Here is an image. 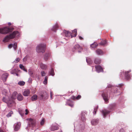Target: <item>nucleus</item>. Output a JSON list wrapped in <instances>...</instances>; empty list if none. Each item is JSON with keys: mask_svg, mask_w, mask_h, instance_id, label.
Returning a JSON list of instances; mask_svg holds the SVG:
<instances>
[{"mask_svg": "<svg viewBox=\"0 0 132 132\" xmlns=\"http://www.w3.org/2000/svg\"><path fill=\"white\" fill-rule=\"evenodd\" d=\"M47 78L48 77H45L44 80V81L43 82L44 84L45 85H46L47 83Z\"/></svg>", "mask_w": 132, "mask_h": 132, "instance_id": "nucleus-39", "label": "nucleus"}, {"mask_svg": "<svg viewBox=\"0 0 132 132\" xmlns=\"http://www.w3.org/2000/svg\"><path fill=\"white\" fill-rule=\"evenodd\" d=\"M17 43H15L13 44H12V47L14 48V50H15L17 48Z\"/></svg>", "mask_w": 132, "mask_h": 132, "instance_id": "nucleus-38", "label": "nucleus"}, {"mask_svg": "<svg viewBox=\"0 0 132 132\" xmlns=\"http://www.w3.org/2000/svg\"><path fill=\"white\" fill-rule=\"evenodd\" d=\"M98 105H96L94 107V111L93 112V114L95 115L96 114V111L98 108Z\"/></svg>", "mask_w": 132, "mask_h": 132, "instance_id": "nucleus-32", "label": "nucleus"}, {"mask_svg": "<svg viewBox=\"0 0 132 132\" xmlns=\"http://www.w3.org/2000/svg\"><path fill=\"white\" fill-rule=\"evenodd\" d=\"M123 85L122 84H121L118 85V86H113L110 84H108L106 89L102 94V95L106 103H108V96L107 92H109L110 95L112 94L113 93H117L119 89H121V87Z\"/></svg>", "mask_w": 132, "mask_h": 132, "instance_id": "nucleus-1", "label": "nucleus"}, {"mask_svg": "<svg viewBox=\"0 0 132 132\" xmlns=\"http://www.w3.org/2000/svg\"><path fill=\"white\" fill-rule=\"evenodd\" d=\"M49 73L50 75L52 76H54L55 75L54 70L52 68H51L49 71Z\"/></svg>", "mask_w": 132, "mask_h": 132, "instance_id": "nucleus-31", "label": "nucleus"}, {"mask_svg": "<svg viewBox=\"0 0 132 132\" xmlns=\"http://www.w3.org/2000/svg\"><path fill=\"white\" fill-rule=\"evenodd\" d=\"M80 117L82 123L81 124L80 123L78 126H76L75 123L74 124V126L75 127V126H76L77 132H85L84 131V129L85 128L84 122L86 120V119L84 112H81Z\"/></svg>", "mask_w": 132, "mask_h": 132, "instance_id": "nucleus-2", "label": "nucleus"}, {"mask_svg": "<svg viewBox=\"0 0 132 132\" xmlns=\"http://www.w3.org/2000/svg\"><path fill=\"white\" fill-rule=\"evenodd\" d=\"M28 110L27 109H26L25 110V111L26 112H28Z\"/></svg>", "mask_w": 132, "mask_h": 132, "instance_id": "nucleus-55", "label": "nucleus"}, {"mask_svg": "<svg viewBox=\"0 0 132 132\" xmlns=\"http://www.w3.org/2000/svg\"><path fill=\"white\" fill-rule=\"evenodd\" d=\"M50 130L51 131H54L57 130L59 129L58 126L57 125H52L50 127Z\"/></svg>", "mask_w": 132, "mask_h": 132, "instance_id": "nucleus-14", "label": "nucleus"}, {"mask_svg": "<svg viewBox=\"0 0 132 132\" xmlns=\"http://www.w3.org/2000/svg\"><path fill=\"white\" fill-rule=\"evenodd\" d=\"M65 105H68L72 107L73 106V103L72 101H70V99H69Z\"/></svg>", "mask_w": 132, "mask_h": 132, "instance_id": "nucleus-18", "label": "nucleus"}, {"mask_svg": "<svg viewBox=\"0 0 132 132\" xmlns=\"http://www.w3.org/2000/svg\"><path fill=\"white\" fill-rule=\"evenodd\" d=\"M9 75L7 73H4L2 76V79L4 81H6Z\"/></svg>", "mask_w": 132, "mask_h": 132, "instance_id": "nucleus-17", "label": "nucleus"}, {"mask_svg": "<svg viewBox=\"0 0 132 132\" xmlns=\"http://www.w3.org/2000/svg\"><path fill=\"white\" fill-rule=\"evenodd\" d=\"M36 130H34V131H35Z\"/></svg>", "mask_w": 132, "mask_h": 132, "instance_id": "nucleus-60", "label": "nucleus"}, {"mask_svg": "<svg viewBox=\"0 0 132 132\" xmlns=\"http://www.w3.org/2000/svg\"><path fill=\"white\" fill-rule=\"evenodd\" d=\"M46 73L44 71H42L41 72V75L42 77L44 76H45Z\"/></svg>", "mask_w": 132, "mask_h": 132, "instance_id": "nucleus-46", "label": "nucleus"}, {"mask_svg": "<svg viewBox=\"0 0 132 132\" xmlns=\"http://www.w3.org/2000/svg\"><path fill=\"white\" fill-rule=\"evenodd\" d=\"M17 93L16 92V91L14 92L13 93H12V98L14 99H16V98L17 97Z\"/></svg>", "mask_w": 132, "mask_h": 132, "instance_id": "nucleus-24", "label": "nucleus"}, {"mask_svg": "<svg viewBox=\"0 0 132 132\" xmlns=\"http://www.w3.org/2000/svg\"><path fill=\"white\" fill-rule=\"evenodd\" d=\"M86 61L89 65L91 64L92 62V61L91 59L88 58H86Z\"/></svg>", "mask_w": 132, "mask_h": 132, "instance_id": "nucleus-29", "label": "nucleus"}, {"mask_svg": "<svg viewBox=\"0 0 132 132\" xmlns=\"http://www.w3.org/2000/svg\"><path fill=\"white\" fill-rule=\"evenodd\" d=\"M48 95L47 93L45 91L42 93V94L41 95V98L43 100L46 99L47 98Z\"/></svg>", "mask_w": 132, "mask_h": 132, "instance_id": "nucleus-12", "label": "nucleus"}, {"mask_svg": "<svg viewBox=\"0 0 132 132\" xmlns=\"http://www.w3.org/2000/svg\"><path fill=\"white\" fill-rule=\"evenodd\" d=\"M119 132H124V130L123 129H121L119 131Z\"/></svg>", "mask_w": 132, "mask_h": 132, "instance_id": "nucleus-52", "label": "nucleus"}, {"mask_svg": "<svg viewBox=\"0 0 132 132\" xmlns=\"http://www.w3.org/2000/svg\"><path fill=\"white\" fill-rule=\"evenodd\" d=\"M28 73L29 75L32 78H34L35 75L34 74L32 71L30 69L28 70Z\"/></svg>", "mask_w": 132, "mask_h": 132, "instance_id": "nucleus-26", "label": "nucleus"}, {"mask_svg": "<svg viewBox=\"0 0 132 132\" xmlns=\"http://www.w3.org/2000/svg\"><path fill=\"white\" fill-rule=\"evenodd\" d=\"M59 27V26L58 24H56L53 27L52 30L54 32H56V30L58 29V28Z\"/></svg>", "mask_w": 132, "mask_h": 132, "instance_id": "nucleus-22", "label": "nucleus"}, {"mask_svg": "<svg viewBox=\"0 0 132 132\" xmlns=\"http://www.w3.org/2000/svg\"><path fill=\"white\" fill-rule=\"evenodd\" d=\"M60 132H62V131H61H61H60Z\"/></svg>", "mask_w": 132, "mask_h": 132, "instance_id": "nucleus-59", "label": "nucleus"}, {"mask_svg": "<svg viewBox=\"0 0 132 132\" xmlns=\"http://www.w3.org/2000/svg\"><path fill=\"white\" fill-rule=\"evenodd\" d=\"M14 75H16L17 76H18V74H17V73H15V74H14Z\"/></svg>", "mask_w": 132, "mask_h": 132, "instance_id": "nucleus-56", "label": "nucleus"}, {"mask_svg": "<svg viewBox=\"0 0 132 132\" xmlns=\"http://www.w3.org/2000/svg\"><path fill=\"white\" fill-rule=\"evenodd\" d=\"M13 113V112L12 111H11L10 112L6 115V116L7 117H9L11 116V114Z\"/></svg>", "mask_w": 132, "mask_h": 132, "instance_id": "nucleus-41", "label": "nucleus"}, {"mask_svg": "<svg viewBox=\"0 0 132 132\" xmlns=\"http://www.w3.org/2000/svg\"><path fill=\"white\" fill-rule=\"evenodd\" d=\"M20 60V59L19 57L17 58L13 62L15 63H17L19 62Z\"/></svg>", "mask_w": 132, "mask_h": 132, "instance_id": "nucleus-40", "label": "nucleus"}, {"mask_svg": "<svg viewBox=\"0 0 132 132\" xmlns=\"http://www.w3.org/2000/svg\"><path fill=\"white\" fill-rule=\"evenodd\" d=\"M38 99V96L36 94L33 95L31 98V100L32 101H35L37 100Z\"/></svg>", "mask_w": 132, "mask_h": 132, "instance_id": "nucleus-23", "label": "nucleus"}, {"mask_svg": "<svg viewBox=\"0 0 132 132\" xmlns=\"http://www.w3.org/2000/svg\"><path fill=\"white\" fill-rule=\"evenodd\" d=\"M79 38L80 40H82L83 38H82L80 36H79Z\"/></svg>", "mask_w": 132, "mask_h": 132, "instance_id": "nucleus-53", "label": "nucleus"}, {"mask_svg": "<svg viewBox=\"0 0 132 132\" xmlns=\"http://www.w3.org/2000/svg\"><path fill=\"white\" fill-rule=\"evenodd\" d=\"M19 33L17 31H13L12 33L9 35L7 36L3 40L4 42H7L11 39L14 38L15 37H19Z\"/></svg>", "mask_w": 132, "mask_h": 132, "instance_id": "nucleus-3", "label": "nucleus"}, {"mask_svg": "<svg viewBox=\"0 0 132 132\" xmlns=\"http://www.w3.org/2000/svg\"><path fill=\"white\" fill-rule=\"evenodd\" d=\"M109 113L110 111L105 109L103 110L102 111V113L104 117H105L106 116L109 114Z\"/></svg>", "mask_w": 132, "mask_h": 132, "instance_id": "nucleus-13", "label": "nucleus"}, {"mask_svg": "<svg viewBox=\"0 0 132 132\" xmlns=\"http://www.w3.org/2000/svg\"><path fill=\"white\" fill-rule=\"evenodd\" d=\"M13 29V28H10L7 27L0 28V34H6L12 31Z\"/></svg>", "mask_w": 132, "mask_h": 132, "instance_id": "nucleus-6", "label": "nucleus"}, {"mask_svg": "<svg viewBox=\"0 0 132 132\" xmlns=\"http://www.w3.org/2000/svg\"><path fill=\"white\" fill-rule=\"evenodd\" d=\"M81 98V96L80 95H78L77 96L75 97V96H72L71 98L72 99L75 100V99H76L77 100H79L80 98Z\"/></svg>", "mask_w": 132, "mask_h": 132, "instance_id": "nucleus-35", "label": "nucleus"}, {"mask_svg": "<svg viewBox=\"0 0 132 132\" xmlns=\"http://www.w3.org/2000/svg\"><path fill=\"white\" fill-rule=\"evenodd\" d=\"M13 102V101L12 100H10L7 101L6 103L7 105L9 106L10 107L11 106V104Z\"/></svg>", "mask_w": 132, "mask_h": 132, "instance_id": "nucleus-27", "label": "nucleus"}, {"mask_svg": "<svg viewBox=\"0 0 132 132\" xmlns=\"http://www.w3.org/2000/svg\"><path fill=\"white\" fill-rule=\"evenodd\" d=\"M63 33L64 35H65L66 37H69L70 36L71 38L74 37V36L73 35V34L69 31H66L64 30L63 31Z\"/></svg>", "mask_w": 132, "mask_h": 132, "instance_id": "nucleus-8", "label": "nucleus"}, {"mask_svg": "<svg viewBox=\"0 0 132 132\" xmlns=\"http://www.w3.org/2000/svg\"><path fill=\"white\" fill-rule=\"evenodd\" d=\"M96 54L98 55H102L103 54V52L102 50L99 49H97L96 51Z\"/></svg>", "mask_w": 132, "mask_h": 132, "instance_id": "nucleus-25", "label": "nucleus"}, {"mask_svg": "<svg viewBox=\"0 0 132 132\" xmlns=\"http://www.w3.org/2000/svg\"><path fill=\"white\" fill-rule=\"evenodd\" d=\"M77 30L76 29H75L74 30H73L72 31V33L74 34H73V35L74 36V37H76L77 35Z\"/></svg>", "mask_w": 132, "mask_h": 132, "instance_id": "nucleus-36", "label": "nucleus"}, {"mask_svg": "<svg viewBox=\"0 0 132 132\" xmlns=\"http://www.w3.org/2000/svg\"><path fill=\"white\" fill-rule=\"evenodd\" d=\"M19 67L20 69L23 70L24 71L27 72V70L24 67L22 64L19 65Z\"/></svg>", "mask_w": 132, "mask_h": 132, "instance_id": "nucleus-34", "label": "nucleus"}, {"mask_svg": "<svg viewBox=\"0 0 132 132\" xmlns=\"http://www.w3.org/2000/svg\"><path fill=\"white\" fill-rule=\"evenodd\" d=\"M98 122V119H93L91 121V123L92 125H95L97 124Z\"/></svg>", "mask_w": 132, "mask_h": 132, "instance_id": "nucleus-19", "label": "nucleus"}, {"mask_svg": "<svg viewBox=\"0 0 132 132\" xmlns=\"http://www.w3.org/2000/svg\"><path fill=\"white\" fill-rule=\"evenodd\" d=\"M45 119H43L40 122V124L41 125H43L44 123Z\"/></svg>", "mask_w": 132, "mask_h": 132, "instance_id": "nucleus-44", "label": "nucleus"}, {"mask_svg": "<svg viewBox=\"0 0 132 132\" xmlns=\"http://www.w3.org/2000/svg\"><path fill=\"white\" fill-rule=\"evenodd\" d=\"M12 47V44H10L8 45V47L9 48H11Z\"/></svg>", "mask_w": 132, "mask_h": 132, "instance_id": "nucleus-51", "label": "nucleus"}, {"mask_svg": "<svg viewBox=\"0 0 132 132\" xmlns=\"http://www.w3.org/2000/svg\"><path fill=\"white\" fill-rule=\"evenodd\" d=\"M28 114V112H26V113H25V114L26 115H27Z\"/></svg>", "mask_w": 132, "mask_h": 132, "instance_id": "nucleus-58", "label": "nucleus"}, {"mask_svg": "<svg viewBox=\"0 0 132 132\" xmlns=\"http://www.w3.org/2000/svg\"><path fill=\"white\" fill-rule=\"evenodd\" d=\"M16 72V70L15 69H14L12 70H11V73L12 74H13L14 75L15 74Z\"/></svg>", "mask_w": 132, "mask_h": 132, "instance_id": "nucleus-42", "label": "nucleus"}, {"mask_svg": "<svg viewBox=\"0 0 132 132\" xmlns=\"http://www.w3.org/2000/svg\"><path fill=\"white\" fill-rule=\"evenodd\" d=\"M50 56V54H46L44 58V59L45 61L47 60L48 59V57Z\"/></svg>", "mask_w": 132, "mask_h": 132, "instance_id": "nucleus-33", "label": "nucleus"}, {"mask_svg": "<svg viewBox=\"0 0 132 132\" xmlns=\"http://www.w3.org/2000/svg\"><path fill=\"white\" fill-rule=\"evenodd\" d=\"M40 68L43 70H46L47 68V67L46 65L42 63H41L40 64Z\"/></svg>", "mask_w": 132, "mask_h": 132, "instance_id": "nucleus-16", "label": "nucleus"}, {"mask_svg": "<svg viewBox=\"0 0 132 132\" xmlns=\"http://www.w3.org/2000/svg\"><path fill=\"white\" fill-rule=\"evenodd\" d=\"M115 106V104H112L110 105V109H111Z\"/></svg>", "mask_w": 132, "mask_h": 132, "instance_id": "nucleus-45", "label": "nucleus"}, {"mask_svg": "<svg viewBox=\"0 0 132 132\" xmlns=\"http://www.w3.org/2000/svg\"><path fill=\"white\" fill-rule=\"evenodd\" d=\"M11 23L10 22H9L8 23V25L9 26H11Z\"/></svg>", "mask_w": 132, "mask_h": 132, "instance_id": "nucleus-54", "label": "nucleus"}, {"mask_svg": "<svg viewBox=\"0 0 132 132\" xmlns=\"http://www.w3.org/2000/svg\"><path fill=\"white\" fill-rule=\"evenodd\" d=\"M27 120L28 121V126L26 127V129L28 131V127H30L31 129L33 130H34L36 128V121L35 120H33L31 118L28 119H27Z\"/></svg>", "mask_w": 132, "mask_h": 132, "instance_id": "nucleus-4", "label": "nucleus"}, {"mask_svg": "<svg viewBox=\"0 0 132 132\" xmlns=\"http://www.w3.org/2000/svg\"><path fill=\"white\" fill-rule=\"evenodd\" d=\"M20 126V122H18L16 123H15L13 126L14 130L15 131H18L19 129Z\"/></svg>", "mask_w": 132, "mask_h": 132, "instance_id": "nucleus-10", "label": "nucleus"}, {"mask_svg": "<svg viewBox=\"0 0 132 132\" xmlns=\"http://www.w3.org/2000/svg\"><path fill=\"white\" fill-rule=\"evenodd\" d=\"M99 44L100 45H101L103 46H105L107 45V43L106 40H102V41H101V42L99 43Z\"/></svg>", "mask_w": 132, "mask_h": 132, "instance_id": "nucleus-20", "label": "nucleus"}, {"mask_svg": "<svg viewBox=\"0 0 132 132\" xmlns=\"http://www.w3.org/2000/svg\"><path fill=\"white\" fill-rule=\"evenodd\" d=\"M101 62V60L98 58H96L94 61V63L96 64L100 63Z\"/></svg>", "mask_w": 132, "mask_h": 132, "instance_id": "nucleus-28", "label": "nucleus"}, {"mask_svg": "<svg viewBox=\"0 0 132 132\" xmlns=\"http://www.w3.org/2000/svg\"><path fill=\"white\" fill-rule=\"evenodd\" d=\"M25 84V82L23 81H20L18 82V84L20 86H23Z\"/></svg>", "mask_w": 132, "mask_h": 132, "instance_id": "nucleus-37", "label": "nucleus"}, {"mask_svg": "<svg viewBox=\"0 0 132 132\" xmlns=\"http://www.w3.org/2000/svg\"><path fill=\"white\" fill-rule=\"evenodd\" d=\"M29 57V56L27 55L26 56H25L24 58H23V61L26 62V61L28 59V58Z\"/></svg>", "mask_w": 132, "mask_h": 132, "instance_id": "nucleus-43", "label": "nucleus"}, {"mask_svg": "<svg viewBox=\"0 0 132 132\" xmlns=\"http://www.w3.org/2000/svg\"><path fill=\"white\" fill-rule=\"evenodd\" d=\"M0 132H4L2 130H0Z\"/></svg>", "mask_w": 132, "mask_h": 132, "instance_id": "nucleus-57", "label": "nucleus"}, {"mask_svg": "<svg viewBox=\"0 0 132 132\" xmlns=\"http://www.w3.org/2000/svg\"><path fill=\"white\" fill-rule=\"evenodd\" d=\"M2 100L3 101L6 103H7V100L4 97H3V99H2Z\"/></svg>", "mask_w": 132, "mask_h": 132, "instance_id": "nucleus-48", "label": "nucleus"}, {"mask_svg": "<svg viewBox=\"0 0 132 132\" xmlns=\"http://www.w3.org/2000/svg\"><path fill=\"white\" fill-rule=\"evenodd\" d=\"M131 71V70L127 71H126L124 73V72H122L121 73V74H122L123 75L125 76V78L126 80H128L130 79V76L128 74V73Z\"/></svg>", "mask_w": 132, "mask_h": 132, "instance_id": "nucleus-9", "label": "nucleus"}, {"mask_svg": "<svg viewBox=\"0 0 132 132\" xmlns=\"http://www.w3.org/2000/svg\"><path fill=\"white\" fill-rule=\"evenodd\" d=\"M24 112L21 111V112L20 111H19V113L20 114L21 116L23 117L24 114Z\"/></svg>", "mask_w": 132, "mask_h": 132, "instance_id": "nucleus-47", "label": "nucleus"}, {"mask_svg": "<svg viewBox=\"0 0 132 132\" xmlns=\"http://www.w3.org/2000/svg\"><path fill=\"white\" fill-rule=\"evenodd\" d=\"M50 97H51V99H52V98H53L52 97V96L53 95V93H52V92L51 91H50Z\"/></svg>", "mask_w": 132, "mask_h": 132, "instance_id": "nucleus-50", "label": "nucleus"}, {"mask_svg": "<svg viewBox=\"0 0 132 132\" xmlns=\"http://www.w3.org/2000/svg\"><path fill=\"white\" fill-rule=\"evenodd\" d=\"M97 43L94 42L90 45V47L93 48H94L97 46Z\"/></svg>", "mask_w": 132, "mask_h": 132, "instance_id": "nucleus-30", "label": "nucleus"}, {"mask_svg": "<svg viewBox=\"0 0 132 132\" xmlns=\"http://www.w3.org/2000/svg\"><path fill=\"white\" fill-rule=\"evenodd\" d=\"M73 52L78 51L79 53H80L82 50V48L78 44H77L75 45L72 49Z\"/></svg>", "mask_w": 132, "mask_h": 132, "instance_id": "nucleus-7", "label": "nucleus"}, {"mask_svg": "<svg viewBox=\"0 0 132 132\" xmlns=\"http://www.w3.org/2000/svg\"><path fill=\"white\" fill-rule=\"evenodd\" d=\"M17 99L18 101H21L23 99V97L20 94H19L17 97Z\"/></svg>", "mask_w": 132, "mask_h": 132, "instance_id": "nucleus-21", "label": "nucleus"}, {"mask_svg": "<svg viewBox=\"0 0 132 132\" xmlns=\"http://www.w3.org/2000/svg\"><path fill=\"white\" fill-rule=\"evenodd\" d=\"M32 79L31 78H29L28 81L29 82V83H30L32 82Z\"/></svg>", "mask_w": 132, "mask_h": 132, "instance_id": "nucleus-49", "label": "nucleus"}, {"mask_svg": "<svg viewBox=\"0 0 132 132\" xmlns=\"http://www.w3.org/2000/svg\"><path fill=\"white\" fill-rule=\"evenodd\" d=\"M46 47V45L44 44H40L38 45L36 47V50L38 53H43L45 52Z\"/></svg>", "mask_w": 132, "mask_h": 132, "instance_id": "nucleus-5", "label": "nucleus"}, {"mask_svg": "<svg viewBox=\"0 0 132 132\" xmlns=\"http://www.w3.org/2000/svg\"><path fill=\"white\" fill-rule=\"evenodd\" d=\"M95 68L96 71L98 73L103 71V69L100 65H96Z\"/></svg>", "mask_w": 132, "mask_h": 132, "instance_id": "nucleus-11", "label": "nucleus"}, {"mask_svg": "<svg viewBox=\"0 0 132 132\" xmlns=\"http://www.w3.org/2000/svg\"><path fill=\"white\" fill-rule=\"evenodd\" d=\"M30 93V91L28 89L25 90L23 93V95L25 96H29Z\"/></svg>", "mask_w": 132, "mask_h": 132, "instance_id": "nucleus-15", "label": "nucleus"}]
</instances>
